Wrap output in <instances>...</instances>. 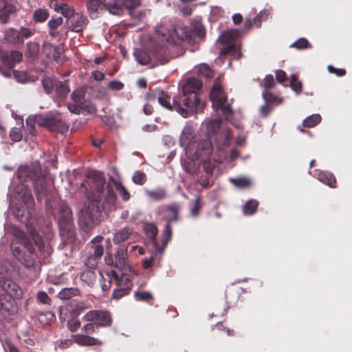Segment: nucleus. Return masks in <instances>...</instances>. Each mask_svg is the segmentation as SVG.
<instances>
[{"mask_svg": "<svg viewBox=\"0 0 352 352\" xmlns=\"http://www.w3.org/2000/svg\"><path fill=\"white\" fill-rule=\"evenodd\" d=\"M179 31L181 35L179 34V30L175 29H168L164 25L157 28L156 30L157 39L162 43L155 45L151 50L153 67L166 64L171 59L170 50L165 43L170 45H180L184 40L191 41L195 34L201 36L204 34V28L201 25L195 28L196 32H192L191 28L188 27L180 28Z\"/></svg>", "mask_w": 352, "mask_h": 352, "instance_id": "f257e3e1", "label": "nucleus"}, {"mask_svg": "<svg viewBox=\"0 0 352 352\" xmlns=\"http://www.w3.org/2000/svg\"><path fill=\"white\" fill-rule=\"evenodd\" d=\"M207 135L208 139L203 140L197 145V153L203 160L210 159L214 151L218 155V158L213 157L217 162H222L226 158L225 148L230 145L232 132L228 128L221 127V120L215 119L207 124Z\"/></svg>", "mask_w": 352, "mask_h": 352, "instance_id": "f03ea898", "label": "nucleus"}, {"mask_svg": "<svg viewBox=\"0 0 352 352\" xmlns=\"http://www.w3.org/2000/svg\"><path fill=\"white\" fill-rule=\"evenodd\" d=\"M87 177L86 182L91 190L86 192L89 203L84 210H80L78 216L80 226L85 232H88L91 228L102 212L101 195L106 183L105 177L102 172L90 170L87 173Z\"/></svg>", "mask_w": 352, "mask_h": 352, "instance_id": "7ed1b4c3", "label": "nucleus"}, {"mask_svg": "<svg viewBox=\"0 0 352 352\" xmlns=\"http://www.w3.org/2000/svg\"><path fill=\"white\" fill-rule=\"evenodd\" d=\"M52 252V248L46 245L40 236H36L34 243L32 241H24L23 254L19 261L28 268L36 267L42 259L50 256Z\"/></svg>", "mask_w": 352, "mask_h": 352, "instance_id": "20e7f679", "label": "nucleus"}, {"mask_svg": "<svg viewBox=\"0 0 352 352\" xmlns=\"http://www.w3.org/2000/svg\"><path fill=\"white\" fill-rule=\"evenodd\" d=\"M180 209L181 206L179 204L173 203L161 206L155 210L157 220L159 221H166L163 229L164 245L168 244L172 239L173 230L170 222L179 220Z\"/></svg>", "mask_w": 352, "mask_h": 352, "instance_id": "39448f33", "label": "nucleus"}, {"mask_svg": "<svg viewBox=\"0 0 352 352\" xmlns=\"http://www.w3.org/2000/svg\"><path fill=\"white\" fill-rule=\"evenodd\" d=\"M202 88V82L195 78H188L182 87V95L179 96L184 107L188 111H197L200 104L197 93Z\"/></svg>", "mask_w": 352, "mask_h": 352, "instance_id": "423d86ee", "label": "nucleus"}, {"mask_svg": "<svg viewBox=\"0 0 352 352\" xmlns=\"http://www.w3.org/2000/svg\"><path fill=\"white\" fill-rule=\"evenodd\" d=\"M210 98L213 106L220 109L226 120H229L232 116V110L230 104L228 103V97L224 94L221 85L219 81L214 80L210 91Z\"/></svg>", "mask_w": 352, "mask_h": 352, "instance_id": "0eeeda50", "label": "nucleus"}, {"mask_svg": "<svg viewBox=\"0 0 352 352\" xmlns=\"http://www.w3.org/2000/svg\"><path fill=\"white\" fill-rule=\"evenodd\" d=\"M35 122L38 126L46 127L52 132L63 134L69 129V126L62 120L60 115L58 113L37 116Z\"/></svg>", "mask_w": 352, "mask_h": 352, "instance_id": "6e6552de", "label": "nucleus"}, {"mask_svg": "<svg viewBox=\"0 0 352 352\" xmlns=\"http://www.w3.org/2000/svg\"><path fill=\"white\" fill-rule=\"evenodd\" d=\"M157 100L160 104L166 109L171 111H176L184 118L188 116V109H185L182 104V100L179 96H175L171 102L170 96L162 89H156Z\"/></svg>", "mask_w": 352, "mask_h": 352, "instance_id": "1a4fd4ad", "label": "nucleus"}, {"mask_svg": "<svg viewBox=\"0 0 352 352\" xmlns=\"http://www.w3.org/2000/svg\"><path fill=\"white\" fill-rule=\"evenodd\" d=\"M58 226L60 234H69L73 230L72 212L65 201L58 203Z\"/></svg>", "mask_w": 352, "mask_h": 352, "instance_id": "9d476101", "label": "nucleus"}, {"mask_svg": "<svg viewBox=\"0 0 352 352\" xmlns=\"http://www.w3.org/2000/svg\"><path fill=\"white\" fill-rule=\"evenodd\" d=\"M34 34V31L28 28L23 27L19 30L12 28L5 30L4 38L10 43L21 44L24 39L30 38Z\"/></svg>", "mask_w": 352, "mask_h": 352, "instance_id": "9b49d317", "label": "nucleus"}, {"mask_svg": "<svg viewBox=\"0 0 352 352\" xmlns=\"http://www.w3.org/2000/svg\"><path fill=\"white\" fill-rule=\"evenodd\" d=\"M144 232L152 245L155 253L162 254L168 244L164 245L163 235L160 243L157 240V235L158 234V229L154 223H146L144 226Z\"/></svg>", "mask_w": 352, "mask_h": 352, "instance_id": "f8f14e48", "label": "nucleus"}, {"mask_svg": "<svg viewBox=\"0 0 352 352\" xmlns=\"http://www.w3.org/2000/svg\"><path fill=\"white\" fill-rule=\"evenodd\" d=\"M83 319L88 322H94L96 327H107L112 324V318L109 311L91 310L87 312Z\"/></svg>", "mask_w": 352, "mask_h": 352, "instance_id": "ddd939ff", "label": "nucleus"}, {"mask_svg": "<svg viewBox=\"0 0 352 352\" xmlns=\"http://www.w3.org/2000/svg\"><path fill=\"white\" fill-rule=\"evenodd\" d=\"M16 174L21 182L29 180L34 182L41 175V168L38 164L23 165L18 168Z\"/></svg>", "mask_w": 352, "mask_h": 352, "instance_id": "4468645a", "label": "nucleus"}, {"mask_svg": "<svg viewBox=\"0 0 352 352\" xmlns=\"http://www.w3.org/2000/svg\"><path fill=\"white\" fill-rule=\"evenodd\" d=\"M140 3V0H111V3L105 5L110 14L120 16L123 12L122 7L131 10L138 7Z\"/></svg>", "mask_w": 352, "mask_h": 352, "instance_id": "2eb2a0df", "label": "nucleus"}, {"mask_svg": "<svg viewBox=\"0 0 352 352\" xmlns=\"http://www.w3.org/2000/svg\"><path fill=\"white\" fill-rule=\"evenodd\" d=\"M239 35V31L236 30H228L221 35L219 39L221 43H226L220 50V54L226 56L231 54L234 48L235 45L233 43L234 38Z\"/></svg>", "mask_w": 352, "mask_h": 352, "instance_id": "dca6fc26", "label": "nucleus"}, {"mask_svg": "<svg viewBox=\"0 0 352 352\" xmlns=\"http://www.w3.org/2000/svg\"><path fill=\"white\" fill-rule=\"evenodd\" d=\"M117 288L114 289L112 298L115 300H120L122 297L127 296L130 294L133 283L131 278L127 275H122L121 280L117 284Z\"/></svg>", "mask_w": 352, "mask_h": 352, "instance_id": "f3484780", "label": "nucleus"}, {"mask_svg": "<svg viewBox=\"0 0 352 352\" xmlns=\"http://www.w3.org/2000/svg\"><path fill=\"white\" fill-rule=\"evenodd\" d=\"M34 188L36 199L40 202L49 196L52 190L51 186L47 183L45 177L42 174L34 181Z\"/></svg>", "mask_w": 352, "mask_h": 352, "instance_id": "a211bd4d", "label": "nucleus"}, {"mask_svg": "<svg viewBox=\"0 0 352 352\" xmlns=\"http://www.w3.org/2000/svg\"><path fill=\"white\" fill-rule=\"evenodd\" d=\"M0 286L6 293V294H3L4 296L16 299H19L23 296L22 289L11 279L1 278L0 279Z\"/></svg>", "mask_w": 352, "mask_h": 352, "instance_id": "6ab92c4d", "label": "nucleus"}, {"mask_svg": "<svg viewBox=\"0 0 352 352\" xmlns=\"http://www.w3.org/2000/svg\"><path fill=\"white\" fill-rule=\"evenodd\" d=\"M106 3H111V0H85L87 13L91 19L98 17L99 10L103 9L108 11Z\"/></svg>", "mask_w": 352, "mask_h": 352, "instance_id": "aec40b11", "label": "nucleus"}, {"mask_svg": "<svg viewBox=\"0 0 352 352\" xmlns=\"http://www.w3.org/2000/svg\"><path fill=\"white\" fill-rule=\"evenodd\" d=\"M68 21L71 30L77 33L82 32L89 23L87 16L80 13H74Z\"/></svg>", "mask_w": 352, "mask_h": 352, "instance_id": "412c9836", "label": "nucleus"}, {"mask_svg": "<svg viewBox=\"0 0 352 352\" xmlns=\"http://www.w3.org/2000/svg\"><path fill=\"white\" fill-rule=\"evenodd\" d=\"M268 15V11L264 10H261L254 18L247 16L244 22L243 30L246 31H250L254 28H261L262 22L267 19Z\"/></svg>", "mask_w": 352, "mask_h": 352, "instance_id": "4be33fe9", "label": "nucleus"}, {"mask_svg": "<svg viewBox=\"0 0 352 352\" xmlns=\"http://www.w3.org/2000/svg\"><path fill=\"white\" fill-rule=\"evenodd\" d=\"M103 239L102 236H96L91 239L87 247V252L91 254L92 256H94L100 260L104 254V247L102 245Z\"/></svg>", "mask_w": 352, "mask_h": 352, "instance_id": "5701e85b", "label": "nucleus"}, {"mask_svg": "<svg viewBox=\"0 0 352 352\" xmlns=\"http://www.w3.org/2000/svg\"><path fill=\"white\" fill-rule=\"evenodd\" d=\"M23 54L18 50H12L10 53H6L2 56L3 63L8 67L12 68L16 63L22 60Z\"/></svg>", "mask_w": 352, "mask_h": 352, "instance_id": "b1692460", "label": "nucleus"}, {"mask_svg": "<svg viewBox=\"0 0 352 352\" xmlns=\"http://www.w3.org/2000/svg\"><path fill=\"white\" fill-rule=\"evenodd\" d=\"M51 8H54L56 12L61 13L65 17L68 19L74 13V10L72 7L58 0L52 2Z\"/></svg>", "mask_w": 352, "mask_h": 352, "instance_id": "393cba45", "label": "nucleus"}, {"mask_svg": "<svg viewBox=\"0 0 352 352\" xmlns=\"http://www.w3.org/2000/svg\"><path fill=\"white\" fill-rule=\"evenodd\" d=\"M74 340L80 346H100L102 344V342L100 340L85 334L76 335Z\"/></svg>", "mask_w": 352, "mask_h": 352, "instance_id": "a878e982", "label": "nucleus"}, {"mask_svg": "<svg viewBox=\"0 0 352 352\" xmlns=\"http://www.w3.org/2000/svg\"><path fill=\"white\" fill-rule=\"evenodd\" d=\"M14 298L4 296H0L1 309L8 312L9 314H13L16 311V306Z\"/></svg>", "mask_w": 352, "mask_h": 352, "instance_id": "bb28decb", "label": "nucleus"}, {"mask_svg": "<svg viewBox=\"0 0 352 352\" xmlns=\"http://www.w3.org/2000/svg\"><path fill=\"white\" fill-rule=\"evenodd\" d=\"M42 52L46 57L53 58L56 61H58L60 56L59 47L47 42L43 44Z\"/></svg>", "mask_w": 352, "mask_h": 352, "instance_id": "cd10ccee", "label": "nucleus"}, {"mask_svg": "<svg viewBox=\"0 0 352 352\" xmlns=\"http://www.w3.org/2000/svg\"><path fill=\"white\" fill-rule=\"evenodd\" d=\"M134 56L137 62L140 65H146L148 63L153 64L151 51L148 53L145 50L136 49L134 52Z\"/></svg>", "mask_w": 352, "mask_h": 352, "instance_id": "c85d7f7f", "label": "nucleus"}, {"mask_svg": "<svg viewBox=\"0 0 352 352\" xmlns=\"http://www.w3.org/2000/svg\"><path fill=\"white\" fill-rule=\"evenodd\" d=\"M104 189V187L103 188V190ZM104 193V190L102 192L101 197L102 198H104V204H107L109 207L111 206L115 205L116 199H117V195L115 192V191L113 189V186L111 184L108 183L106 186V192Z\"/></svg>", "mask_w": 352, "mask_h": 352, "instance_id": "c756f323", "label": "nucleus"}, {"mask_svg": "<svg viewBox=\"0 0 352 352\" xmlns=\"http://www.w3.org/2000/svg\"><path fill=\"white\" fill-rule=\"evenodd\" d=\"M318 179L331 188H336V179L333 173L327 171H320L318 174Z\"/></svg>", "mask_w": 352, "mask_h": 352, "instance_id": "7c9ffc66", "label": "nucleus"}, {"mask_svg": "<svg viewBox=\"0 0 352 352\" xmlns=\"http://www.w3.org/2000/svg\"><path fill=\"white\" fill-rule=\"evenodd\" d=\"M132 233V229L125 227L114 234L113 241L115 244H120L129 239Z\"/></svg>", "mask_w": 352, "mask_h": 352, "instance_id": "2f4dec72", "label": "nucleus"}, {"mask_svg": "<svg viewBox=\"0 0 352 352\" xmlns=\"http://www.w3.org/2000/svg\"><path fill=\"white\" fill-rule=\"evenodd\" d=\"M16 11V7L12 4H6L0 9V22L7 23L11 14Z\"/></svg>", "mask_w": 352, "mask_h": 352, "instance_id": "473e14b6", "label": "nucleus"}, {"mask_svg": "<svg viewBox=\"0 0 352 352\" xmlns=\"http://www.w3.org/2000/svg\"><path fill=\"white\" fill-rule=\"evenodd\" d=\"M80 280L89 286H93L96 281V274L94 271L87 270L81 273L80 276Z\"/></svg>", "mask_w": 352, "mask_h": 352, "instance_id": "72a5a7b5", "label": "nucleus"}, {"mask_svg": "<svg viewBox=\"0 0 352 352\" xmlns=\"http://www.w3.org/2000/svg\"><path fill=\"white\" fill-rule=\"evenodd\" d=\"M80 294V291L76 287L63 288L58 294L60 299L69 300L72 297L77 296Z\"/></svg>", "mask_w": 352, "mask_h": 352, "instance_id": "f704fd0d", "label": "nucleus"}, {"mask_svg": "<svg viewBox=\"0 0 352 352\" xmlns=\"http://www.w3.org/2000/svg\"><path fill=\"white\" fill-rule=\"evenodd\" d=\"M78 104L81 113L84 115L95 113L97 111L96 106L89 100L85 99Z\"/></svg>", "mask_w": 352, "mask_h": 352, "instance_id": "c9c22d12", "label": "nucleus"}, {"mask_svg": "<svg viewBox=\"0 0 352 352\" xmlns=\"http://www.w3.org/2000/svg\"><path fill=\"white\" fill-rule=\"evenodd\" d=\"M146 194L148 197L155 201L162 200L167 196L166 191L162 188L146 190Z\"/></svg>", "mask_w": 352, "mask_h": 352, "instance_id": "e433bc0d", "label": "nucleus"}, {"mask_svg": "<svg viewBox=\"0 0 352 352\" xmlns=\"http://www.w3.org/2000/svg\"><path fill=\"white\" fill-rule=\"evenodd\" d=\"M13 213L19 221L25 223H27L30 217L29 211L23 206L16 207L14 209Z\"/></svg>", "mask_w": 352, "mask_h": 352, "instance_id": "4c0bfd02", "label": "nucleus"}, {"mask_svg": "<svg viewBox=\"0 0 352 352\" xmlns=\"http://www.w3.org/2000/svg\"><path fill=\"white\" fill-rule=\"evenodd\" d=\"M125 252L126 250L119 247L115 254L116 268L121 270L125 266Z\"/></svg>", "mask_w": 352, "mask_h": 352, "instance_id": "58836bf2", "label": "nucleus"}, {"mask_svg": "<svg viewBox=\"0 0 352 352\" xmlns=\"http://www.w3.org/2000/svg\"><path fill=\"white\" fill-rule=\"evenodd\" d=\"M56 319V316L52 311H46L38 314V320L42 325H48Z\"/></svg>", "mask_w": 352, "mask_h": 352, "instance_id": "ea45409f", "label": "nucleus"}, {"mask_svg": "<svg viewBox=\"0 0 352 352\" xmlns=\"http://www.w3.org/2000/svg\"><path fill=\"white\" fill-rule=\"evenodd\" d=\"M50 16L47 9H36L34 11L32 19L35 23H43Z\"/></svg>", "mask_w": 352, "mask_h": 352, "instance_id": "a19ab883", "label": "nucleus"}, {"mask_svg": "<svg viewBox=\"0 0 352 352\" xmlns=\"http://www.w3.org/2000/svg\"><path fill=\"white\" fill-rule=\"evenodd\" d=\"M99 261L100 259L87 252L83 256V263L85 266L91 270H94L98 267Z\"/></svg>", "mask_w": 352, "mask_h": 352, "instance_id": "79ce46f5", "label": "nucleus"}, {"mask_svg": "<svg viewBox=\"0 0 352 352\" xmlns=\"http://www.w3.org/2000/svg\"><path fill=\"white\" fill-rule=\"evenodd\" d=\"M258 202L256 199H250L243 206V212L245 215H252L257 210Z\"/></svg>", "mask_w": 352, "mask_h": 352, "instance_id": "37998d69", "label": "nucleus"}, {"mask_svg": "<svg viewBox=\"0 0 352 352\" xmlns=\"http://www.w3.org/2000/svg\"><path fill=\"white\" fill-rule=\"evenodd\" d=\"M322 118L320 114H312L303 120L302 126L312 128L321 122Z\"/></svg>", "mask_w": 352, "mask_h": 352, "instance_id": "c03bdc74", "label": "nucleus"}, {"mask_svg": "<svg viewBox=\"0 0 352 352\" xmlns=\"http://www.w3.org/2000/svg\"><path fill=\"white\" fill-rule=\"evenodd\" d=\"M262 97L265 102L270 105H272V104H278L282 102V99L280 97L267 90H265L263 92Z\"/></svg>", "mask_w": 352, "mask_h": 352, "instance_id": "a18cd8bd", "label": "nucleus"}, {"mask_svg": "<svg viewBox=\"0 0 352 352\" xmlns=\"http://www.w3.org/2000/svg\"><path fill=\"white\" fill-rule=\"evenodd\" d=\"M15 235L18 236L19 238L21 239L22 248L21 247L12 246V251L14 256L16 258H17L19 260H20V258H21V255L23 254L24 241H30V240L28 239H25L23 237L25 234L23 232H21L19 230L16 232Z\"/></svg>", "mask_w": 352, "mask_h": 352, "instance_id": "49530a36", "label": "nucleus"}, {"mask_svg": "<svg viewBox=\"0 0 352 352\" xmlns=\"http://www.w3.org/2000/svg\"><path fill=\"white\" fill-rule=\"evenodd\" d=\"M54 87L56 94L62 98H65L69 92V86L65 82L56 81Z\"/></svg>", "mask_w": 352, "mask_h": 352, "instance_id": "de8ad7c7", "label": "nucleus"}, {"mask_svg": "<svg viewBox=\"0 0 352 352\" xmlns=\"http://www.w3.org/2000/svg\"><path fill=\"white\" fill-rule=\"evenodd\" d=\"M86 87H80L77 88L73 91L71 97L74 102L78 103L85 99V95L87 92Z\"/></svg>", "mask_w": 352, "mask_h": 352, "instance_id": "09e8293b", "label": "nucleus"}, {"mask_svg": "<svg viewBox=\"0 0 352 352\" xmlns=\"http://www.w3.org/2000/svg\"><path fill=\"white\" fill-rule=\"evenodd\" d=\"M111 181L113 183L117 191L119 192L122 199L124 201H128L130 199V194L126 188L122 186L121 183L117 182L112 177H111Z\"/></svg>", "mask_w": 352, "mask_h": 352, "instance_id": "8fccbe9b", "label": "nucleus"}, {"mask_svg": "<svg viewBox=\"0 0 352 352\" xmlns=\"http://www.w3.org/2000/svg\"><path fill=\"white\" fill-rule=\"evenodd\" d=\"M292 47L296 48L297 50H304L311 48V45L305 38H300L291 45Z\"/></svg>", "mask_w": 352, "mask_h": 352, "instance_id": "3c124183", "label": "nucleus"}, {"mask_svg": "<svg viewBox=\"0 0 352 352\" xmlns=\"http://www.w3.org/2000/svg\"><path fill=\"white\" fill-rule=\"evenodd\" d=\"M134 297L136 300L149 302L153 300V296L151 293L143 291V292H135Z\"/></svg>", "mask_w": 352, "mask_h": 352, "instance_id": "603ef678", "label": "nucleus"}, {"mask_svg": "<svg viewBox=\"0 0 352 352\" xmlns=\"http://www.w3.org/2000/svg\"><path fill=\"white\" fill-rule=\"evenodd\" d=\"M56 80L52 79L50 77H45L42 80V85L43 87L44 90L47 94H50L53 89V88L55 87V83Z\"/></svg>", "mask_w": 352, "mask_h": 352, "instance_id": "864d4df0", "label": "nucleus"}, {"mask_svg": "<svg viewBox=\"0 0 352 352\" xmlns=\"http://www.w3.org/2000/svg\"><path fill=\"white\" fill-rule=\"evenodd\" d=\"M198 75L200 77L202 76L210 78L212 76V71L208 65L201 64L198 69Z\"/></svg>", "mask_w": 352, "mask_h": 352, "instance_id": "5fc2aeb1", "label": "nucleus"}, {"mask_svg": "<svg viewBox=\"0 0 352 352\" xmlns=\"http://www.w3.org/2000/svg\"><path fill=\"white\" fill-rule=\"evenodd\" d=\"M202 208V204L199 197H197L193 202V205L190 208V214L192 217H197L199 214V212Z\"/></svg>", "mask_w": 352, "mask_h": 352, "instance_id": "6e6d98bb", "label": "nucleus"}, {"mask_svg": "<svg viewBox=\"0 0 352 352\" xmlns=\"http://www.w3.org/2000/svg\"><path fill=\"white\" fill-rule=\"evenodd\" d=\"M63 19L62 16H54L48 21L47 26L50 30H57L63 24Z\"/></svg>", "mask_w": 352, "mask_h": 352, "instance_id": "4d7b16f0", "label": "nucleus"}, {"mask_svg": "<svg viewBox=\"0 0 352 352\" xmlns=\"http://www.w3.org/2000/svg\"><path fill=\"white\" fill-rule=\"evenodd\" d=\"M28 54L30 57H36L39 52V45L35 42H29L27 44Z\"/></svg>", "mask_w": 352, "mask_h": 352, "instance_id": "13d9d810", "label": "nucleus"}, {"mask_svg": "<svg viewBox=\"0 0 352 352\" xmlns=\"http://www.w3.org/2000/svg\"><path fill=\"white\" fill-rule=\"evenodd\" d=\"M232 184L239 188H248L251 185V182L249 179L245 177H240L232 179Z\"/></svg>", "mask_w": 352, "mask_h": 352, "instance_id": "bf43d9fd", "label": "nucleus"}, {"mask_svg": "<svg viewBox=\"0 0 352 352\" xmlns=\"http://www.w3.org/2000/svg\"><path fill=\"white\" fill-rule=\"evenodd\" d=\"M290 87L297 94H300L302 91V83L298 80L296 74L291 76Z\"/></svg>", "mask_w": 352, "mask_h": 352, "instance_id": "052dcab7", "label": "nucleus"}, {"mask_svg": "<svg viewBox=\"0 0 352 352\" xmlns=\"http://www.w3.org/2000/svg\"><path fill=\"white\" fill-rule=\"evenodd\" d=\"M21 199L24 204L29 208L33 205L34 198L32 195L31 190L29 188L25 189V191L21 196Z\"/></svg>", "mask_w": 352, "mask_h": 352, "instance_id": "680f3d73", "label": "nucleus"}, {"mask_svg": "<svg viewBox=\"0 0 352 352\" xmlns=\"http://www.w3.org/2000/svg\"><path fill=\"white\" fill-rule=\"evenodd\" d=\"M133 182L138 185H143L146 182V175L144 173L136 171L132 177Z\"/></svg>", "mask_w": 352, "mask_h": 352, "instance_id": "e2e57ef3", "label": "nucleus"}, {"mask_svg": "<svg viewBox=\"0 0 352 352\" xmlns=\"http://www.w3.org/2000/svg\"><path fill=\"white\" fill-rule=\"evenodd\" d=\"M10 138L13 142L21 141L23 138L21 129L17 127L12 128L10 132Z\"/></svg>", "mask_w": 352, "mask_h": 352, "instance_id": "0e129e2a", "label": "nucleus"}, {"mask_svg": "<svg viewBox=\"0 0 352 352\" xmlns=\"http://www.w3.org/2000/svg\"><path fill=\"white\" fill-rule=\"evenodd\" d=\"M275 85L276 82L273 75L268 74L265 76L263 80V83L261 84V86H263L265 89V90L269 91V89L273 88L275 86Z\"/></svg>", "mask_w": 352, "mask_h": 352, "instance_id": "69168bd1", "label": "nucleus"}, {"mask_svg": "<svg viewBox=\"0 0 352 352\" xmlns=\"http://www.w3.org/2000/svg\"><path fill=\"white\" fill-rule=\"evenodd\" d=\"M36 300L39 302H41L42 304H45V305L50 304V302L51 301V298L49 297L48 294L45 292H43V291H40L37 293Z\"/></svg>", "mask_w": 352, "mask_h": 352, "instance_id": "338daca9", "label": "nucleus"}, {"mask_svg": "<svg viewBox=\"0 0 352 352\" xmlns=\"http://www.w3.org/2000/svg\"><path fill=\"white\" fill-rule=\"evenodd\" d=\"M67 327H68V329L72 332H75L80 327V322L79 321L78 319L72 318L71 320H68V322H67Z\"/></svg>", "mask_w": 352, "mask_h": 352, "instance_id": "774afa93", "label": "nucleus"}]
</instances>
